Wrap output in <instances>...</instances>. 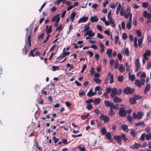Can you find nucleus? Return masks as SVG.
<instances>
[{
  "label": "nucleus",
  "mask_w": 151,
  "mask_h": 151,
  "mask_svg": "<svg viewBox=\"0 0 151 151\" xmlns=\"http://www.w3.org/2000/svg\"><path fill=\"white\" fill-rule=\"evenodd\" d=\"M104 103L106 107H109L110 108L109 111L108 113V115L109 116H112L115 114V111L112 110L118 109L119 108V105L118 104H116L115 105H114L113 103L109 101L105 100Z\"/></svg>",
  "instance_id": "1"
},
{
  "label": "nucleus",
  "mask_w": 151,
  "mask_h": 151,
  "mask_svg": "<svg viewBox=\"0 0 151 151\" xmlns=\"http://www.w3.org/2000/svg\"><path fill=\"white\" fill-rule=\"evenodd\" d=\"M31 37L30 35H29L26 37L25 39V44L24 48L22 50V53L24 55H25L27 53V47H30L31 46Z\"/></svg>",
  "instance_id": "2"
},
{
  "label": "nucleus",
  "mask_w": 151,
  "mask_h": 151,
  "mask_svg": "<svg viewBox=\"0 0 151 151\" xmlns=\"http://www.w3.org/2000/svg\"><path fill=\"white\" fill-rule=\"evenodd\" d=\"M143 113L141 112H139L137 114L135 112H134L132 115V116L134 119H141L143 116Z\"/></svg>",
  "instance_id": "3"
},
{
  "label": "nucleus",
  "mask_w": 151,
  "mask_h": 151,
  "mask_svg": "<svg viewBox=\"0 0 151 151\" xmlns=\"http://www.w3.org/2000/svg\"><path fill=\"white\" fill-rule=\"evenodd\" d=\"M124 17L126 19H128L130 14H132L131 13V9L130 7H128L124 11Z\"/></svg>",
  "instance_id": "4"
},
{
  "label": "nucleus",
  "mask_w": 151,
  "mask_h": 151,
  "mask_svg": "<svg viewBox=\"0 0 151 151\" xmlns=\"http://www.w3.org/2000/svg\"><path fill=\"white\" fill-rule=\"evenodd\" d=\"M124 92L126 94H131L133 93L134 91V89L132 88L127 87L124 89Z\"/></svg>",
  "instance_id": "5"
},
{
  "label": "nucleus",
  "mask_w": 151,
  "mask_h": 151,
  "mask_svg": "<svg viewBox=\"0 0 151 151\" xmlns=\"http://www.w3.org/2000/svg\"><path fill=\"white\" fill-rule=\"evenodd\" d=\"M127 114V111L124 109V107H121L119 111V114L121 117L125 116Z\"/></svg>",
  "instance_id": "6"
},
{
  "label": "nucleus",
  "mask_w": 151,
  "mask_h": 151,
  "mask_svg": "<svg viewBox=\"0 0 151 151\" xmlns=\"http://www.w3.org/2000/svg\"><path fill=\"white\" fill-rule=\"evenodd\" d=\"M99 118L101 120L104 121L105 123L108 122L109 120V117L107 116H104L103 114H101Z\"/></svg>",
  "instance_id": "7"
},
{
  "label": "nucleus",
  "mask_w": 151,
  "mask_h": 151,
  "mask_svg": "<svg viewBox=\"0 0 151 151\" xmlns=\"http://www.w3.org/2000/svg\"><path fill=\"white\" fill-rule=\"evenodd\" d=\"M151 55V52L149 50H146L145 53L143 54V57L145 60H149V58L147 57V56H150Z\"/></svg>",
  "instance_id": "8"
},
{
  "label": "nucleus",
  "mask_w": 151,
  "mask_h": 151,
  "mask_svg": "<svg viewBox=\"0 0 151 151\" xmlns=\"http://www.w3.org/2000/svg\"><path fill=\"white\" fill-rule=\"evenodd\" d=\"M135 65L136 66V68L135 69L136 71H138L140 69V64L139 62V59L138 58L136 59L135 62Z\"/></svg>",
  "instance_id": "9"
},
{
  "label": "nucleus",
  "mask_w": 151,
  "mask_h": 151,
  "mask_svg": "<svg viewBox=\"0 0 151 151\" xmlns=\"http://www.w3.org/2000/svg\"><path fill=\"white\" fill-rule=\"evenodd\" d=\"M114 139L116 141H117L119 145L122 144L121 137L120 136L115 135L114 137Z\"/></svg>",
  "instance_id": "10"
},
{
  "label": "nucleus",
  "mask_w": 151,
  "mask_h": 151,
  "mask_svg": "<svg viewBox=\"0 0 151 151\" xmlns=\"http://www.w3.org/2000/svg\"><path fill=\"white\" fill-rule=\"evenodd\" d=\"M143 15L145 18H147L148 19H151V14L148 13L147 11H145L143 12Z\"/></svg>",
  "instance_id": "11"
},
{
  "label": "nucleus",
  "mask_w": 151,
  "mask_h": 151,
  "mask_svg": "<svg viewBox=\"0 0 151 151\" xmlns=\"http://www.w3.org/2000/svg\"><path fill=\"white\" fill-rule=\"evenodd\" d=\"M112 92L111 93V96L112 97H114L117 94V89L116 88H114L112 90Z\"/></svg>",
  "instance_id": "12"
},
{
  "label": "nucleus",
  "mask_w": 151,
  "mask_h": 151,
  "mask_svg": "<svg viewBox=\"0 0 151 151\" xmlns=\"http://www.w3.org/2000/svg\"><path fill=\"white\" fill-rule=\"evenodd\" d=\"M107 78H109L110 80V83L111 84L113 83L114 82V78H113V75L111 74L110 73H109L108 74V76L107 77Z\"/></svg>",
  "instance_id": "13"
},
{
  "label": "nucleus",
  "mask_w": 151,
  "mask_h": 151,
  "mask_svg": "<svg viewBox=\"0 0 151 151\" xmlns=\"http://www.w3.org/2000/svg\"><path fill=\"white\" fill-rule=\"evenodd\" d=\"M141 146L140 144L139 143H135L134 145H132L130 148L133 149H137L140 147Z\"/></svg>",
  "instance_id": "14"
},
{
  "label": "nucleus",
  "mask_w": 151,
  "mask_h": 151,
  "mask_svg": "<svg viewBox=\"0 0 151 151\" xmlns=\"http://www.w3.org/2000/svg\"><path fill=\"white\" fill-rule=\"evenodd\" d=\"M98 18L96 16H95L94 17L91 16L90 18V20L92 22H97L98 21Z\"/></svg>",
  "instance_id": "15"
},
{
  "label": "nucleus",
  "mask_w": 151,
  "mask_h": 151,
  "mask_svg": "<svg viewBox=\"0 0 151 151\" xmlns=\"http://www.w3.org/2000/svg\"><path fill=\"white\" fill-rule=\"evenodd\" d=\"M88 17H83L78 20V23H80L81 22H85L88 20Z\"/></svg>",
  "instance_id": "16"
},
{
  "label": "nucleus",
  "mask_w": 151,
  "mask_h": 151,
  "mask_svg": "<svg viewBox=\"0 0 151 151\" xmlns=\"http://www.w3.org/2000/svg\"><path fill=\"white\" fill-rule=\"evenodd\" d=\"M122 128L124 132H128L129 131L128 126L127 125H122Z\"/></svg>",
  "instance_id": "17"
},
{
  "label": "nucleus",
  "mask_w": 151,
  "mask_h": 151,
  "mask_svg": "<svg viewBox=\"0 0 151 151\" xmlns=\"http://www.w3.org/2000/svg\"><path fill=\"white\" fill-rule=\"evenodd\" d=\"M114 101L115 103H117L122 102V99L119 97H116L114 98Z\"/></svg>",
  "instance_id": "18"
},
{
  "label": "nucleus",
  "mask_w": 151,
  "mask_h": 151,
  "mask_svg": "<svg viewBox=\"0 0 151 151\" xmlns=\"http://www.w3.org/2000/svg\"><path fill=\"white\" fill-rule=\"evenodd\" d=\"M70 54V52H63L62 54L60 56L59 58H61L65 57L66 56L69 55Z\"/></svg>",
  "instance_id": "19"
},
{
  "label": "nucleus",
  "mask_w": 151,
  "mask_h": 151,
  "mask_svg": "<svg viewBox=\"0 0 151 151\" xmlns=\"http://www.w3.org/2000/svg\"><path fill=\"white\" fill-rule=\"evenodd\" d=\"M76 15V13L75 12H73L70 15V19L73 22L74 18Z\"/></svg>",
  "instance_id": "20"
},
{
  "label": "nucleus",
  "mask_w": 151,
  "mask_h": 151,
  "mask_svg": "<svg viewBox=\"0 0 151 151\" xmlns=\"http://www.w3.org/2000/svg\"><path fill=\"white\" fill-rule=\"evenodd\" d=\"M150 89V84H147L144 90V93L145 94H146L147 92Z\"/></svg>",
  "instance_id": "21"
},
{
  "label": "nucleus",
  "mask_w": 151,
  "mask_h": 151,
  "mask_svg": "<svg viewBox=\"0 0 151 151\" xmlns=\"http://www.w3.org/2000/svg\"><path fill=\"white\" fill-rule=\"evenodd\" d=\"M129 101L130 104H134L136 103V101L133 97L132 98H129Z\"/></svg>",
  "instance_id": "22"
},
{
  "label": "nucleus",
  "mask_w": 151,
  "mask_h": 151,
  "mask_svg": "<svg viewBox=\"0 0 151 151\" xmlns=\"http://www.w3.org/2000/svg\"><path fill=\"white\" fill-rule=\"evenodd\" d=\"M124 54H125L127 56H128L129 55V51L128 48H125L124 51Z\"/></svg>",
  "instance_id": "23"
},
{
  "label": "nucleus",
  "mask_w": 151,
  "mask_h": 151,
  "mask_svg": "<svg viewBox=\"0 0 151 151\" xmlns=\"http://www.w3.org/2000/svg\"><path fill=\"white\" fill-rule=\"evenodd\" d=\"M145 124L144 122H141L138 123H136L135 124V126L137 127H139L140 126H145Z\"/></svg>",
  "instance_id": "24"
},
{
  "label": "nucleus",
  "mask_w": 151,
  "mask_h": 151,
  "mask_svg": "<svg viewBox=\"0 0 151 151\" xmlns=\"http://www.w3.org/2000/svg\"><path fill=\"white\" fill-rule=\"evenodd\" d=\"M93 101L94 104L96 105L100 103L101 99L99 98H96Z\"/></svg>",
  "instance_id": "25"
},
{
  "label": "nucleus",
  "mask_w": 151,
  "mask_h": 151,
  "mask_svg": "<svg viewBox=\"0 0 151 151\" xmlns=\"http://www.w3.org/2000/svg\"><path fill=\"white\" fill-rule=\"evenodd\" d=\"M112 52V50L111 49H108L106 52V54L109 55V58H110L111 56Z\"/></svg>",
  "instance_id": "26"
},
{
  "label": "nucleus",
  "mask_w": 151,
  "mask_h": 151,
  "mask_svg": "<svg viewBox=\"0 0 151 151\" xmlns=\"http://www.w3.org/2000/svg\"><path fill=\"white\" fill-rule=\"evenodd\" d=\"M121 139H122L125 141H127V140H128V139L126 137L125 134H121L120 135Z\"/></svg>",
  "instance_id": "27"
},
{
  "label": "nucleus",
  "mask_w": 151,
  "mask_h": 151,
  "mask_svg": "<svg viewBox=\"0 0 151 151\" xmlns=\"http://www.w3.org/2000/svg\"><path fill=\"white\" fill-rule=\"evenodd\" d=\"M100 46L101 48V52H103L104 51V44L101 43L100 42H99Z\"/></svg>",
  "instance_id": "28"
},
{
  "label": "nucleus",
  "mask_w": 151,
  "mask_h": 151,
  "mask_svg": "<svg viewBox=\"0 0 151 151\" xmlns=\"http://www.w3.org/2000/svg\"><path fill=\"white\" fill-rule=\"evenodd\" d=\"M135 84L136 86H137L139 87L140 88L141 87V85L140 83V81L138 79H137L136 80L135 82Z\"/></svg>",
  "instance_id": "29"
},
{
  "label": "nucleus",
  "mask_w": 151,
  "mask_h": 151,
  "mask_svg": "<svg viewBox=\"0 0 151 151\" xmlns=\"http://www.w3.org/2000/svg\"><path fill=\"white\" fill-rule=\"evenodd\" d=\"M143 40V38L138 39V46L140 47H141L142 45H141Z\"/></svg>",
  "instance_id": "30"
},
{
  "label": "nucleus",
  "mask_w": 151,
  "mask_h": 151,
  "mask_svg": "<svg viewBox=\"0 0 151 151\" xmlns=\"http://www.w3.org/2000/svg\"><path fill=\"white\" fill-rule=\"evenodd\" d=\"M133 97L135 99V101L138 99H141L142 98V96H140L139 95H134Z\"/></svg>",
  "instance_id": "31"
},
{
  "label": "nucleus",
  "mask_w": 151,
  "mask_h": 151,
  "mask_svg": "<svg viewBox=\"0 0 151 151\" xmlns=\"http://www.w3.org/2000/svg\"><path fill=\"white\" fill-rule=\"evenodd\" d=\"M135 78L134 75H131L130 73L129 74V78L130 80H131L132 81H134Z\"/></svg>",
  "instance_id": "32"
},
{
  "label": "nucleus",
  "mask_w": 151,
  "mask_h": 151,
  "mask_svg": "<svg viewBox=\"0 0 151 151\" xmlns=\"http://www.w3.org/2000/svg\"><path fill=\"white\" fill-rule=\"evenodd\" d=\"M106 136L107 139L109 140L111 139V135L110 132H108L107 133Z\"/></svg>",
  "instance_id": "33"
},
{
  "label": "nucleus",
  "mask_w": 151,
  "mask_h": 151,
  "mask_svg": "<svg viewBox=\"0 0 151 151\" xmlns=\"http://www.w3.org/2000/svg\"><path fill=\"white\" fill-rule=\"evenodd\" d=\"M119 70L120 72H123L125 70V68L123 67L122 64H121L119 68Z\"/></svg>",
  "instance_id": "34"
},
{
  "label": "nucleus",
  "mask_w": 151,
  "mask_h": 151,
  "mask_svg": "<svg viewBox=\"0 0 151 151\" xmlns=\"http://www.w3.org/2000/svg\"><path fill=\"white\" fill-rule=\"evenodd\" d=\"M101 132L103 135H105L106 133V130L105 127L101 129Z\"/></svg>",
  "instance_id": "35"
},
{
  "label": "nucleus",
  "mask_w": 151,
  "mask_h": 151,
  "mask_svg": "<svg viewBox=\"0 0 151 151\" xmlns=\"http://www.w3.org/2000/svg\"><path fill=\"white\" fill-rule=\"evenodd\" d=\"M145 137L147 140L151 139V133H149L148 134L146 135Z\"/></svg>",
  "instance_id": "36"
},
{
  "label": "nucleus",
  "mask_w": 151,
  "mask_h": 151,
  "mask_svg": "<svg viewBox=\"0 0 151 151\" xmlns=\"http://www.w3.org/2000/svg\"><path fill=\"white\" fill-rule=\"evenodd\" d=\"M130 134H131L133 137H135L137 134L136 133V131L134 130H132L130 132Z\"/></svg>",
  "instance_id": "37"
},
{
  "label": "nucleus",
  "mask_w": 151,
  "mask_h": 151,
  "mask_svg": "<svg viewBox=\"0 0 151 151\" xmlns=\"http://www.w3.org/2000/svg\"><path fill=\"white\" fill-rule=\"evenodd\" d=\"M124 79V77L122 76H118V80L119 82H122Z\"/></svg>",
  "instance_id": "38"
},
{
  "label": "nucleus",
  "mask_w": 151,
  "mask_h": 151,
  "mask_svg": "<svg viewBox=\"0 0 151 151\" xmlns=\"http://www.w3.org/2000/svg\"><path fill=\"white\" fill-rule=\"evenodd\" d=\"M94 81L97 84H100L101 83V81L99 78H95L94 79Z\"/></svg>",
  "instance_id": "39"
},
{
  "label": "nucleus",
  "mask_w": 151,
  "mask_h": 151,
  "mask_svg": "<svg viewBox=\"0 0 151 151\" xmlns=\"http://www.w3.org/2000/svg\"><path fill=\"white\" fill-rule=\"evenodd\" d=\"M93 100L92 99H90L86 101V103L88 104H90L91 103H92L93 102Z\"/></svg>",
  "instance_id": "40"
},
{
  "label": "nucleus",
  "mask_w": 151,
  "mask_h": 151,
  "mask_svg": "<svg viewBox=\"0 0 151 151\" xmlns=\"http://www.w3.org/2000/svg\"><path fill=\"white\" fill-rule=\"evenodd\" d=\"M98 6L99 5L98 4L96 3H94L92 5L91 8L95 9H96Z\"/></svg>",
  "instance_id": "41"
},
{
  "label": "nucleus",
  "mask_w": 151,
  "mask_h": 151,
  "mask_svg": "<svg viewBox=\"0 0 151 151\" xmlns=\"http://www.w3.org/2000/svg\"><path fill=\"white\" fill-rule=\"evenodd\" d=\"M84 29L83 31V32H85L86 31L90 29V27L89 26H88L86 25H85L84 26Z\"/></svg>",
  "instance_id": "42"
},
{
  "label": "nucleus",
  "mask_w": 151,
  "mask_h": 151,
  "mask_svg": "<svg viewBox=\"0 0 151 151\" xmlns=\"http://www.w3.org/2000/svg\"><path fill=\"white\" fill-rule=\"evenodd\" d=\"M60 19V17H58V18L57 19L56 22L54 24V26L55 27L57 26L58 24V22L59 21Z\"/></svg>",
  "instance_id": "43"
},
{
  "label": "nucleus",
  "mask_w": 151,
  "mask_h": 151,
  "mask_svg": "<svg viewBox=\"0 0 151 151\" xmlns=\"http://www.w3.org/2000/svg\"><path fill=\"white\" fill-rule=\"evenodd\" d=\"M52 27V26H50L48 28V29L47 30V31H46V32H47V34H48L51 32H52V30H51Z\"/></svg>",
  "instance_id": "44"
},
{
  "label": "nucleus",
  "mask_w": 151,
  "mask_h": 151,
  "mask_svg": "<svg viewBox=\"0 0 151 151\" xmlns=\"http://www.w3.org/2000/svg\"><path fill=\"white\" fill-rule=\"evenodd\" d=\"M52 70L53 71H55L56 70H59V68L58 66H53L52 67Z\"/></svg>",
  "instance_id": "45"
},
{
  "label": "nucleus",
  "mask_w": 151,
  "mask_h": 151,
  "mask_svg": "<svg viewBox=\"0 0 151 151\" xmlns=\"http://www.w3.org/2000/svg\"><path fill=\"white\" fill-rule=\"evenodd\" d=\"M131 23L128 22L126 25V27L128 29H129L131 27Z\"/></svg>",
  "instance_id": "46"
},
{
  "label": "nucleus",
  "mask_w": 151,
  "mask_h": 151,
  "mask_svg": "<svg viewBox=\"0 0 151 151\" xmlns=\"http://www.w3.org/2000/svg\"><path fill=\"white\" fill-rule=\"evenodd\" d=\"M78 149H80V150L81 151H84L85 150V148L81 145L79 146Z\"/></svg>",
  "instance_id": "47"
},
{
  "label": "nucleus",
  "mask_w": 151,
  "mask_h": 151,
  "mask_svg": "<svg viewBox=\"0 0 151 151\" xmlns=\"http://www.w3.org/2000/svg\"><path fill=\"white\" fill-rule=\"evenodd\" d=\"M29 56L34 57L35 56V54L34 53V52L32 51L31 50L29 54Z\"/></svg>",
  "instance_id": "48"
},
{
  "label": "nucleus",
  "mask_w": 151,
  "mask_h": 151,
  "mask_svg": "<svg viewBox=\"0 0 151 151\" xmlns=\"http://www.w3.org/2000/svg\"><path fill=\"white\" fill-rule=\"evenodd\" d=\"M145 134L143 133L142 134L140 138V139L142 141H144L145 140Z\"/></svg>",
  "instance_id": "49"
},
{
  "label": "nucleus",
  "mask_w": 151,
  "mask_h": 151,
  "mask_svg": "<svg viewBox=\"0 0 151 151\" xmlns=\"http://www.w3.org/2000/svg\"><path fill=\"white\" fill-rule=\"evenodd\" d=\"M103 5L104 7L106 6V5L109 4V1L108 0H105L104 2L103 3Z\"/></svg>",
  "instance_id": "50"
},
{
  "label": "nucleus",
  "mask_w": 151,
  "mask_h": 151,
  "mask_svg": "<svg viewBox=\"0 0 151 151\" xmlns=\"http://www.w3.org/2000/svg\"><path fill=\"white\" fill-rule=\"evenodd\" d=\"M140 83L141 84V85H144L145 84V80L144 79H141L140 80Z\"/></svg>",
  "instance_id": "51"
},
{
  "label": "nucleus",
  "mask_w": 151,
  "mask_h": 151,
  "mask_svg": "<svg viewBox=\"0 0 151 151\" xmlns=\"http://www.w3.org/2000/svg\"><path fill=\"white\" fill-rule=\"evenodd\" d=\"M127 37V36L126 33H123L122 34V38L124 40H126Z\"/></svg>",
  "instance_id": "52"
},
{
  "label": "nucleus",
  "mask_w": 151,
  "mask_h": 151,
  "mask_svg": "<svg viewBox=\"0 0 151 151\" xmlns=\"http://www.w3.org/2000/svg\"><path fill=\"white\" fill-rule=\"evenodd\" d=\"M142 5L144 7L146 8L149 5V4L148 3L144 2L142 3Z\"/></svg>",
  "instance_id": "53"
},
{
  "label": "nucleus",
  "mask_w": 151,
  "mask_h": 151,
  "mask_svg": "<svg viewBox=\"0 0 151 151\" xmlns=\"http://www.w3.org/2000/svg\"><path fill=\"white\" fill-rule=\"evenodd\" d=\"M136 33L138 37H140L141 36L142 34L140 31L139 30H137L136 31Z\"/></svg>",
  "instance_id": "54"
},
{
  "label": "nucleus",
  "mask_w": 151,
  "mask_h": 151,
  "mask_svg": "<svg viewBox=\"0 0 151 151\" xmlns=\"http://www.w3.org/2000/svg\"><path fill=\"white\" fill-rule=\"evenodd\" d=\"M87 53L89 55L90 57L91 58L93 55V53L92 52H91L90 51H87Z\"/></svg>",
  "instance_id": "55"
},
{
  "label": "nucleus",
  "mask_w": 151,
  "mask_h": 151,
  "mask_svg": "<svg viewBox=\"0 0 151 151\" xmlns=\"http://www.w3.org/2000/svg\"><path fill=\"white\" fill-rule=\"evenodd\" d=\"M86 108L88 110H90L92 108V106L91 104H88L87 105Z\"/></svg>",
  "instance_id": "56"
},
{
  "label": "nucleus",
  "mask_w": 151,
  "mask_h": 151,
  "mask_svg": "<svg viewBox=\"0 0 151 151\" xmlns=\"http://www.w3.org/2000/svg\"><path fill=\"white\" fill-rule=\"evenodd\" d=\"M97 37L101 39H102L104 38L103 36L99 33L97 34Z\"/></svg>",
  "instance_id": "57"
},
{
  "label": "nucleus",
  "mask_w": 151,
  "mask_h": 151,
  "mask_svg": "<svg viewBox=\"0 0 151 151\" xmlns=\"http://www.w3.org/2000/svg\"><path fill=\"white\" fill-rule=\"evenodd\" d=\"M119 40V37L118 36H115V41L116 44L118 43V41Z\"/></svg>",
  "instance_id": "58"
},
{
  "label": "nucleus",
  "mask_w": 151,
  "mask_h": 151,
  "mask_svg": "<svg viewBox=\"0 0 151 151\" xmlns=\"http://www.w3.org/2000/svg\"><path fill=\"white\" fill-rule=\"evenodd\" d=\"M62 29V24H60L59 26L56 29V31H61Z\"/></svg>",
  "instance_id": "59"
},
{
  "label": "nucleus",
  "mask_w": 151,
  "mask_h": 151,
  "mask_svg": "<svg viewBox=\"0 0 151 151\" xmlns=\"http://www.w3.org/2000/svg\"><path fill=\"white\" fill-rule=\"evenodd\" d=\"M118 60H116L115 62V65H114V68L117 69L118 68Z\"/></svg>",
  "instance_id": "60"
},
{
  "label": "nucleus",
  "mask_w": 151,
  "mask_h": 151,
  "mask_svg": "<svg viewBox=\"0 0 151 151\" xmlns=\"http://www.w3.org/2000/svg\"><path fill=\"white\" fill-rule=\"evenodd\" d=\"M132 6L135 9H137L139 7V6L137 5V4H133Z\"/></svg>",
  "instance_id": "61"
},
{
  "label": "nucleus",
  "mask_w": 151,
  "mask_h": 151,
  "mask_svg": "<svg viewBox=\"0 0 151 151\" xmlns=\"http://www.w3.org/2000/svg\"><path fill=\"white\" fill-rule=\"evenodd\" d=\"M117 57L118 59L120 61H121L122 59V56L121 54L119 53L117 54Z\"/></svg>",
  "instance_id": "62"
},
{
  "label": "nucleus",
  "mask_w": 151,
  "mask_h": 151,
  "mask_svg": "<svg viewBox=\"0 0 151 151\" xmlns=\"http://www.w3.org/2000/svg\"><path fill=\"white\" fill-rule=\"evenodd\" d=\"M112 90L110 87H108L106 89V92L107 93H110L111 91Z\"/></svg>",
  "instance_id": "63"
},
{
  "label": "nucleus",
  "mask_w": 151,
  "mask_h": 151,
  "mask_svg": "<svg viewBox=\"0 0 151 151\" xmlns=\"http://www.w3.org/2000/svg\"><path fill=\"white\" fill-rule=\"evenodd\" d=\"M97 28L100 31H102V28L101 26V25H98L97 26Z\"/></svg>",
  "instance_id": "64"
}]
</instances>
